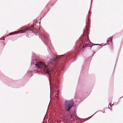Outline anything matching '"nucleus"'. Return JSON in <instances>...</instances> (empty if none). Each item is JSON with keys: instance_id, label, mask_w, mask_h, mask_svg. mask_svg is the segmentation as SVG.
Masks as SVG:
<instances>
[{"instance_id": "1", "label": "nucleus", "mask_w": 123, "mask_h": 123, "mask_svg": "<svg viewBox=\"0 0 123 123\" xmlns=\"http://www.w3.org/2000/svg\"><path fill=\"white\" fill-rule=\"evenodd\" d=\"M37 68H43V71L45 74L47 73L49 74V72L47 68V66L42 62H37L35 64Z\"/></svg>"}, {"instance_id": "2", "label": "nucleus", "mask_w": 123, "mask_h": 123, "mask_svg": "<svg viewBox=\"0 0 123 123\" xmlns=\"http://www.w3.org/2000/svg\"><path fill=\"white\" fill-rule=\"evenodd\" d=\"M74 103L73 100L66 101L65 104V107L66 111H69L73 105Z\"/></svg>"}, {"instance_id": "7", "label": "nucleus", "mask_w": 123, "mask_h": 123, "mask_svg": "<svg viewBox=\"0 0 123 123\" xmlns=\"http://www.w3.org/2000/svg\"><path fill=\"white\" fill-rule=\"evenodd\" d=\"M85 46H86L87 47L89 46V45H88V44H85Z\"/></svg>"}, {"instance_id": "6", "label": "nucleus", "mask_w": 123, "mask_h": 123, "mask_svg": "<svg viewBox=\"0 0 123 123\" xmlns=\"http://www.w3.org/2000/svg\"><path fill=\"white\" fill-rule=\"evenodd\" d=\"M89 30V29L88 28H87L86 29V30H85V31H86L87 32V33H88V32Z\"/></svg>"}, {"instance_id": "8", "label": "nucleus", "mask_w": 123, "mask_h": 123, "mask_svg": "<svg viewBox=\"0 0 123 123\" xmlns=\"http://www.w3.org/2000/svg\"><path fill=\"white\" fill-rule=\"evenodd\" d=\"M84 47H85V45L84 44L83 48H84Z\"/></svg>"}, {"instance_id": "3", "label": "nucleus", "mask_w": 123, "mask_h": 123, "mask_svg": "<svg viewBox=\"0 0 123 123\" xmlns=\"http://www.w3.org/2000/svg\"><path fill=\"white\" fill-rule=\"evenodd\" d=\"M73 115L69 113L66 115H63V118L66 119V118L67 119L71 120L73 118Z\"/></svg>"}, {"instance_id": "5", "label": "nucleus", "mask_w": 123, "mask_h": 123, "mask_svg": "<svg viewBox=\"0 0 123 123\" xmlns=\"http://www.w3.org/2000/svg\"><path fill=\"white\" fill-rule=\"evenodd\" d=\"M62 56V55H61L60 56ZM60 56L59 55H57L55 56V57H54L52 60H51V62L55 61H56V60H58L59 59V58Z\"/></svg>"}, {"instance_id": "4", "label": "nucleus", "mask_w": 123, "mask_h": 123, "mask_svg": "<svg viewBox=\"0 0 123 123\" xmlns=\"http://www.w3.org/2000/svg\"><path fill=\"white\" fill-rule=\"evenodd\" d=\"M30 30H31L32 31H34L32 29H30L29 28H26L25 29H24L22 30H21L19 31H18V32L19 33H24L26 32L27 31H29Z\"/></svg>"}]
</instances>
